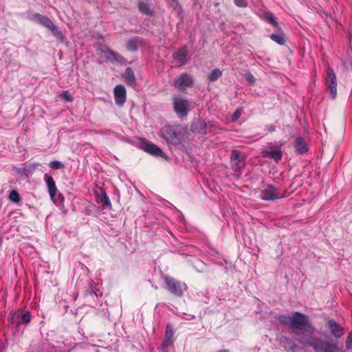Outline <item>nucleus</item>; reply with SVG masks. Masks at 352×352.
Listing matches in <instances>:
<instances>
[{
  "label": "nucleus",
  "mask_w": 352,
  "mask_h": 352,
  "mask_svg": "<svg viewBox=\"0 0 352 352\" xmlns=\"http://www.w3.org/2000/svg\"><path fill=\"white\" fill-rule=\"evenodd\" d=\"M298 335L301 334L298 341L314 348L316 352H340L337 344L319 340L316 342L314 337L315 329L309 323L308 317L299 312H295L292 316L289 327Z\"/></svg>",
  "instance_id": "1"
},
{
  "label": "nucleus",
  "mask_w": 352,
  "mask_h": 352,
  "mask_svg": "<svg viewBox=\"0 0 352 352\" xmlns=\"http://www.w3.org/2000/svg\"><path fill=\"white\" fill-rule=\"evenodd\" d=\"M186 129L180 125H166L160 129V135L168 143L177 145L182 143Z\"/></svg>",
  "instance_id": "2"
},
{
  "label": "nucleus",
  "mask_w": 352,
  "mask_h": 352,
  "mask_svg": "<svg viewBox=\"0 0 352 352\" xmlns=\"http://www.w3.org/2000/svg\"><path fill=\"white\" fill-rule=\"evenodd\" d=\"M32 19L43 27L51 30L54 36L59 37L62 36L60 31L47 16L39 13H34Z\"/></svg>",
  "instance_id": "3"
},
{
  "label": "nucleus",
  "mask_w": 352,
  "mask_h": 352,
  "mask_svg": "<svg viewBox=\"0 0 352 352\" xmlns=\"http://www.w3.org/2000/svg\"><path fill=\"white\" fill-rule=\"evenodd\" d=\"M164 280L168 291L175 296H182L184 291L186 289V285L184 283H182L173 278L164 276Z\"/></svg>",
  "instance_id": "4"
},
{
  "label": "nucleus",
  "mask_w": 352,
  "mask_h": 352,
  "mask_svg": "<svg viewBox=\"0 0 352 352\" xmlns=\"http://www.w3.org/2000/svg\"><path fill=\"white\" fill-rule=\"evenodd\" d=\"M260 198L265 201H274L284 197V194L281 193L272 185L264 186L261 190Z\"/></svg>",
  "instance_id": "5"
},
{
  "label": "nucleus",
  "mask_w": 352,
  "mask_h": 352,
  "mask_svg": "<svg viewBox=\"0 0 352 352\" xmlns=\"http://www.w3.org/2000/svg\"><path fill=\"white\" fill-rule=\"evenodd\" d=\"M98 54L104 58L107 61L112 63H125L124 58L116 52L107 47H100L98 50Z\"/></svg>",
  "instance_id": "6"
},
{
  "label": "nucleus",
  "mask_w": 352,
  "mask_h": 352,
  "mask_svg": "<svg viewBox=\"0 0 352 352\" xmlns=\"http://www.w3.org/2000/svg\"><path fill=\"white\" fill-rule=\"evenodd\" d=\"M231 166L234 170H240L245 166V156L238 151L234 150L231 154Z\"/></svg>",
  "instance_id": "7"
},
{
  "label": "nucleus",
  "mask_w": 352,
  "mask_h": 352,
  "mask_svg": "<svg viewBox=\"0 0 352 352\" xmlns=\"http://www.w3.org/2000/svg\"><path fill=\"white\" fill-rule=\"evenodd\" d=\"M188 102L187 100L179 98H175L174 101V109L179 117H184L187 114Z\"/></svg>",
  "instance_id": "8"
},
{
  "label": "nucleus",
  "mask_w": 352,
  "mask_h": 352,
  "mask_svg": "<svg viewBox=\"0 0 352 352\" xmlns=\"http://www.w3.org/2000/svg\"><path fill=\"white\" fill-rule=\"evenodd\" d=\"M192 82V76L186 73H183L174 80V86L177 88L190 87Z\"/></svg>",
  "instance_id": "9"
},
{
  "label": "nucleus",
  "mask_w": 352,
  "mask_h": 352,
  "mask_svg": "<svg viewBox=\"0 0 352 352\" xmlns=\"http://www.w3.org/2000/svg\"><path fill=\"white\" fill-rule=\"evenodd\" d=\"M138 8L142 14L151 16L154 14L155 8L147 0H138Z\"/></svg>",
  "instance_id": "10"
},
{
  "label": "nucleus",
  "mask_w": 352,
  "mask_h": 352,
  "mask_svg": "<svg viewBox=\"0 0 352 352\" xmlns=\"http://www.w3.org/2000/svg\"><path fill=\"white\" fill-rule=\"evenodd\" d=\"M142 149L148 153H150L155 156H161L164 157V153L162 150L157 145L149 142H145L142 144Z\"/></svg>",
  "instance_id": "11"
},
{
  "label": "nucleus",
  "mask_w": 352,
  "mask_h": 352,
  "mask_svg": "<svg viewBox=\"0 0 352 352\" xmlns=\"http://www.w3.org/2000/svg\"><path fill=\"white\" fill-rule=\"evenodd\" d=\"M188 50L186 45H184L178 49L177 52L173 54V58L179 62L181 65H184L188 60Z\"/></svg>",
  "instance_id": "12"
},
{
  "label": "nucleus",
  "mask_w": 352,
  "mask_h": 352,
  "mask_svg": "<svg viewBox=\"0 0 352 352\" xmlns=\"http://www.w3.org/2000/svg\"><path fill=\"white\" fill-rule=\"evenodd\" d=\"M44 179L48 188L51 199L55 202V197L57 193V188L55 182L52 176L47 174L44 175Z\"/></svg>",
  "instance_id": "13"
},
{
  "label": "nucleus",
  "mask_w": 352,
  "mask_h": 352,
  "mask_svg": "<svg viewBox=\"0 0 352 352\" xmlns=\"http://www.w3.org/2000/svg\"><path fill=\"white\" fill-rule=\"evenodd\" d=\"M328 325L335 338H340L344 335V329L336 321L333 320H329Z\"/></svg>",
  "instance_id": "14"
},
{
  "label": "nucleus",
  "mask_w": 352,
  "mask_h": 352,
  "mask_svg": "<svg viewBox=\"0 0 352 352\" xmlns=\"http://www.w3.org/2000/svg\"><path fill=\"white\" fill-rule=\"evenodd\" d=\"M326 85L327 88H336L337 87L336 75L334 70L330 67H328L327 69Z\"/></svg>",
  "instance_id": "15"
},
{
  "label": "nucleus",
  "mask_w": 352,
  "mask_h": 352,
  "mask_svg": "<svg viewBox=\"0 0 352 352\" xmlns=\"http://www.w3.org/2000/svg\"><path fill=\"white\" fill-rule=\"evenodd\" d=\"M263 157H270L276 162L280 160L283 156L282 151L279 148L275 149L274 146L271 147L269 150L263 151Z\"/></svg>",
  "instance_id": "16"
},
{
  "label": "nucleus",
  "mask_w": 352,
  "mask_h": 352,
  "mask_svg": "<svg viewBox=\"0 0 352 352\" xmlns=\"http://www.w3.org/2000/svg\"><path fill=\"white\" fill-rule=\"evenodd\" d=\"M142 38L135 36L127 41L126 43V49L129 52H134L138 50L139 45L141 44Z\"/></svg>",
  "instance_id": "17"
},
{
  "label": "nucleus",
  "mask_w": 352,
  "mask_h": 352,
  "mask_svg": "<svg viewBox=\"0 0 352 352\" xmlns=\"http://www.w3.org/2000/svg\"><path fill=\"white\" fill-rule=\"evenodd\" d=\"M113 94L116 104L122 106L126 101V89H113Z\"/></svg>",
  "instance_id": "18"
},
{
  "label": "nucleus",
  "mask_w": 352,
  "mask_h": 352,
  "mask_svg": "<svg viewBox=\"0 0 352 352\" xmlns=\"http://www.w3.org/2000/svg\"><path fill=\"white\" fill-rule=\"evenodd\" d=\"M295 147L300 154H303L307 151V144L301 138H296Z\"/></svg>",
  "instance_id": "19"
},
{
  "label": "nucleus",
  "mask_w": 352,
  "mask_h": 352,
  "mask_svg": "<svg viewBox=\"0 0 352 352\" xmlns=\"http://www.w3.org/2000/svg\"><path fill=\"white\" fill-rule=\"evenodd\" d=\"M124 78L129 86H133V83L135 81V76L133 70L130 67L126 69Z\"/></svg>",
  "instance_id": "20"
},
{
  "label": "nucleus",
  "mask_w": 352,
  "mask_h": 352,
  "mask_svg": "<svg viewBox=\"0 0 352 352\" xmlns=\"http://www.w3.org/2000/svg\"><path fill=\"white\" fill-rule=\"evenodd\" d=\"M263 18L266 21H267L269 23L272 25L274 27L278 29V30H280V28L279 27V25L272 13L265 12L263 14Z\"/></svg>",
  "instance_id": "21"
},
{
  "label": "nucleus",
  "mask_w": 352,
  "mask_h": 352,
  "mask_svg": "<svg viewBox=\"0 0 352 352\" xmlns=\"http://www.w3.org/2000/svg\"><path fill=\"white\" fill-rule=\"evenodd\" d=\"M270 37L273 41L277 43L279 45H284L285 43L284 34L283 32H280L278 34H272L270 35Z\"/></svg>",
  "instance_id": "22"
},
{
  "label": "nucleus",
  "mask_w": 352,
  "mask_h": 352,
  "mask_svg": "<svg viewBox=\"0 0 352 352\" xmlns=\"http://www.w3.org/2000/svg\"><path fill=\"white\" fill-rule=\"evenodd\" d=\"M221 75V71L219 69L216 68L210 73V74L208 76V78L210 81L213 82L217 80Z\"/></svg>",
  "instance_id": "23"
},
{
  "label": "nucleus",
  "mask_w": 352,
  "mask_h": 352,
  "mask_svg": "<svg viewBox=\"0 0 352 352\" xmlns=\"http://www.w3.org/2000/svg\"><path fill=\"white\" fill-rule=\"evenodd\" d=\"M49 166L54 170L60 169L65 167L64 164L59 161H52L49 164Z\"/></svg>",
  "instance_id": "24"
},
{
  "label": "nucleus",
  "mask_w": 352,
  "mask_h": 352,
  "mask_svg": "<svg viewBox=\"0 0 352 352\" xmlns=\"http://www.w3.org/2000/svg\"><path fill=\"white\" fill-rule=\"evenodd\" d=\"M278 319L281 323L287 324L290 327L291 321H292V316H286V315H281V316H278Z\"/></svg>",
  "instance_id": "25"
},
{
  "label": "nucleus",
  "mask_w": 352,
  "mask_h": 352,
  "mask_svg": "<svg viewBox=\"0 0 352 352\" xmlns=\"http://www.w3.org/2000/svg\"><path fill=\"white\" fill-rule=\"evenodd\" d=\"M9 199L14 203H19L20 201V197L19 193L16 190H12L9 195Z\"/></svg>",
  "instance_id": "26"
},
{
  "label": "nucleus",
  "mask_w": 352,
  "mask_h": 352,
  "mask_svg": "<svg viewBox=\"0 0 352 352\" xmlns=\"http://www.w3.org/2000/svg\"><path fill=\"white\" fill-rule=\"evenodd\" d=\"M244 79L249 83V85H253L255 82V78L250 73L247 72L243 75Z\"/></svg>",
  "instance_id": "27"
},
{
  "label": "nucleus",
  "mask_w": 352,
  "mask_h": 352,
  "mask_svg": "<svg viewBox=\"0 0 352 352\" xmlns=\"http://www.w3.org/2000/svg\"><path fill=\"white\" fill-rule=\"evenodd\" d=\"M173 340L165 338L162 344V349L164 352H168L167 349L173 344Z\"/></svg>",
  "instance_id": "28"
},
{
  "label": "nucleus",
  "mask_w": 352,
  "mask_h": 352,
  "mask_svg": "<svg viewBox=\"0 0 352 352\" xmlns=\"http://www.w3.org/2000/svg\"><path fill=\"white\" fill-rule=\"evenodd\" d=\"M100 203H102L104 206L107 207L111 206V201L108 196L106 193H104L103 195L100 199Z\"/></svg>",
  "instance_id": "29"
},
{
  "label": "nucleus",
  "mask_w": 352,
  "mask_h": 352,
  "mask_svg": "<svg viewBox=\"0 0 352 352\" xmlns=\"http://www.w3.org/2000/svg\"><path fill=\"white\" fill-rule=\"evenodd\" d=\"M31 319V315L29 312H26L24 314H23L21 317L20 320L19 321V323H28L30 321Z\"/></svg>",
  "instance_id": "30"
},
{
  "label": "nucleus",
  "mask_w": 352,
  "mask_h": 352,
  "mask_svg": "<svg viewBox=\"0 0 352 352\" xmlns=\"http://www.w3.org/2000/svg\"><path fill=\"white\" fill-rule=\"evenodd\" d=\"M173 335H174V332H173V329L170 326L167 325L166 330V334H165V338L169 339V340H173Z\"/></svg>",
  "instance_id": "31"
},
{
  "label": "nucleus",
  "mask_w": 352,
  "mask_h": 352,
  "mask_svg": "<svg viewBox=\"0 0 352 352\" xmlns=\"http://www.w3.org/2000/svg\"><path fill=\"white\" fill-rule=\"evenodd\" d=\"M60 98H62L65 101L67 102H71L73 99L72 96L67 91H64L63 94H61Z\"/></svg>",
  "instance_id": "32"
},
{
  "label": "nucleus",
  "mask_w": 352,
  "mask_h": 352,
  "mask_svg": "<svg viewBox=\"0 0 352 352\" xmlns=\"http://www.w3.org/2000/svg\"><path fill=\"white\" fill-rule=\"evenodd\" d=\"M242 112H243V109L241 108H239L237 109L234 113H233L232 116V120L233 121H236L237 120L240 116H241L242 114Z\"/></svg>",
  "instance_id": "33"
},
{
  "label": "nucleus",
  "mask_w": 352,
  "mask_h": 352,
  "mask_svg": "<svg viewBox=\"0 0 352 352\" xmlns=\"http://www.w3.org/2000/svg\"><path fill=\"white\" fill-rule=\"evenodd\" d=\"M234 3L241 8H245L248 6L246 0H233Z\"/></svg>",
  "instance_id": "34"
},
{
  "label": "nucleus",
  "mask_w": 352,
  "mask_h": 352,
  "mask_svg": "<svg viewBox=\"0 0 352 352\" xmlns=\"http://www.w3.org/2000/svg\"><path fill=\"white\" fill-rule=\"evenodd\" d=\"M345 344L347 349L352 348V331L349 334Z\"/></svg>",
  "instance_id": "35"
},
{
  "label": "nucleus",
  "mask_w": 352,
  "mask_h": 352,
  "mask_svg": "<svg viewBox=\"0 0 352 352\" xmlns=\"http://www.w3.org/2000/svg\"><path fill=\"white\" fill-rule=\"evenodd\" d=\"M337 95V89H329V96L332 99H335Z\"/></svg>",
  "instance_id": "36"
},
{
  "label": "nucleus",
  "mask_w": 352,
  "mask_h": 352,
  "mask_svg": "<svg viewBox=\"0 0 352 352\" xmlns=\"http://www.w3.org/2000/svg\"><path fill=\"white\" fill-rule=\"evenodd\" d=\"M114 88H124V87L122 85H117Z\"/></svg>",
  "instance_id": "37"
},
{
  "label": "nucleus",
  "mask_w": 352,
  "mask_h": 352,
  "mask_svg": "<svg viewBox=\"0 0 352 352\" xmlns=\"http://www.w3.org/2000/svg\"><path fill=\"white\" fill-rule=\"evenodd\" d=\"M217 352H229L228 350H226V349H222V350H220Z\"/></svg>",
  "instance_id": "38"
},
{
  "label": "nucleus",
  "mask_w": 352,
  "mask_h": 352,
  "mask_svg": "<svg viewBox=\"0 0 352 352\" xmlns=\"http://www.w3.org/2000/svg\"><path fill=\"white\" fill-rule=\"evenodd\" d=\"M1 244H2V239H0V247L1 246Z\"/></svg>",
  "instance_id": "39"
}]
</instances>
